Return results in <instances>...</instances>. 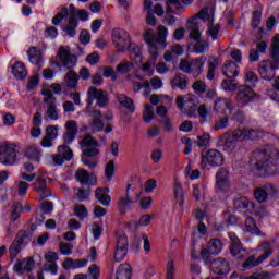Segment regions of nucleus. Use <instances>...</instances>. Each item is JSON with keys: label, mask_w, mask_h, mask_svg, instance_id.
Here are the masks:
<instances>
[{"label": "nucleus", "mask_w": 279, "mask_h": 279, "mask_svg": "<svg viewBox=\"0 0 279 279\" xmlns=\"http://www.w3.org/2000/svg\"><path fill=\"white\" fill-rule=\"evenodd\" d=\"M279 69V34L275 35L270 45V59L263 60L258 64V73L262 80L271 82Z\"/></svg>", "instance_id": "nucleus-1"}, {"label": "nucleus", "mask_w": 279, "mask_h": 279, "mask_svg": "<svg viewBox=\"0 0 279 279\" xmlns=\"http://www.w3.org/2000/svg\"><path fill=\"white\" fill-rule=\"evenodd\" d=\"M58 58L64 69H68L69 72L64 76V84L68 88H77L80 82V76L77 72L73 71V68L77 64V56L71 53L69 47L61 46L58 51Z\"/></svg>", "instance_id": "nucleus-2"}, {"label": "nucleus", "mask_w": 279, "mask_h": 279, "mask_svg": "<svg viewBox=\"0 0 279 279\" xmlns=\"http://www.w3.org/2000/svg\"><path fill=\"white\" fill-rule=\"evenodd\" d=\"M255 167L257 171H265V173H274V167L279 165V150H271V148H259L253 153Z\"/></svg>", "instance_id": "nucleus-3"}, {"label": "nucleus", "mask_w": 279, "mask_h": 279, "mask_svg": "<svg viewBox=\"0 0 279 279\" xmlns=\"http://www.w3.org/2000/svg\"><path fill=\"white\" fill-rule=\"evenodd\" d=\"M143 38L149 47V53L153 56L154 60L158 58V49H165L167 47V27L159 25L157 28V34L154 29H146L143 33Z\"/></svg>", "instance_id": "nucleus-4"}, {"label": "nucleus", "mask_w": 279, "mask_h": 279, "mask_svg": "<svg viewBox=\"0 0 279 279\" xmlns=\"http://www.w3.org/2000/svg\"><path fill=\"white\" fill-rule=\"evenodd\" d=\"M69 10L70 16L68 25L62 26V32H65L70 38H75V31L77 29V25H80L77 19L81 21H88V11H86V9H76L74 4H70Z\"/></svg>", "instance_id": "nucleus-5"}, {"label": "nucleus", "mask_w": 279, "mask_h": 279, "mask_svg": "<svg viewBox=\"0 0 279 279\" xmlns=\"http://www.w3.org/2000/svg\"><path fill=\"white\" fill-rule=\"evenodd\" d=\"M112 41L116 45L118 51H134L135 56H138V47L132 46L130 43V35L128 32L121 31L119 28L112 31Z\"/></svg>", "instance_id": "nucleus-6"}, {"label": "nucleus", "mask_w": 279, "mask_h": 279, "mask_svg": "<svg viewBox=\"0 0 279 279\" xmlns=\"http://www.w3.org/2000/svg\"><path fill=\"white\" fill-rule=\"evenodd\" d=\"M201 161L202 169H206L207 165L209 167H222L226 162V157H223V153L213 148L201 154Z\"/></svg>", "instance_id": "nucleus-7"}, {"label": "nucleus", "mask_w": 279, "mask_h": 279, "mask_svg": "<svg viewBox=\"0 0 279 279\" xmlns=\"http://www.w3.org/2000/svg\"><path fill=\"white\" fill-rule=\"evenodd\" d=\"M26 243H29V233H27V231H19L14 241L9 247L10 258H16V256L21 254V250H23V246Z\"/></svg>", "instance_id": "nucleus-8"}, {"label": "nucleus", "mask_w": 279, "mask_h": 279, "mask_svg": "<svg viewBox=\"0 0 279 279\" xmlns=\"http://www.w3.org/2000/svg\"><path fill=\"white\" fill-rule=\"evenodd\" d=\"M177 107L180 108L181 112L187 114V117H195V112L197 111V105L193 96H178Z\"/></svg>", "instance_id": "nucleus-9"}, {"label": "nucleus", "mask_w": 279, "mask_h": 279, "mask_svg": "<svg viewBox=\"0 0 279 279\" xmlns=\"http://www.w3.org/2000/svg\"><path fill=\"white\" fill-rule=\"evenodd\" d=\"M87 101L89 106H93V101L97 100V106L99 108H104V106L108 105V92H104L101 89H97L95 86H90L87 90Z\"/></svg>", "instance_id": "nucleus-10"}, {"label": "nucleus", "mask_w": 279, "mask_h": 279, "mask_svg": "<svg viewBox=\"0 0 279 279\" xmlns=\"http://www.w3.org/2000/svg\"><path fill=\"white\" fill-rule=\"evenodd\" d=\"M208 248L201 250V256L204 263H210V256H217L221 252L223 244L219 239H211L207 245Z\"/></svg>", "instance_id": "nucleus-11"}, {"label": "nucleus", "mask_w": 279, "mask_h": 279, "mask_svg": "<svg viewBox=\"0 0 279 279\" xmlns=\"http://www.w3.org/2000/svg\"><path fill=\"white\" fill-rule=\"evenodd\" d=\"M0 162L14 165L16 162V146L12 144L0 146Z\"/></svg>", "instance_id": "nucleus-12"}, {"label": "nucleus", "mask_w": 279, "mask_h": 279, "mask_svg": "<svg viewBox=\"0 0 279 279\" xmlns=\"http://www.w3.org/2000/svg\"><path fill=\"white\" fill-rule=\"evenodd\" d=\"M210 271L216 276H227L230 274V263L223 257H217L210 262Z\"/></svg>", "instance_id": "nucleus-13"}, {"label": "nucleus", "mask_w": 279, "mask_h": 279, "mask_svg": "<svg viewBox=\"0 0 279 279\" xmlns=\"http://www.w3.org/2000/svg\"><path fill=\"white\" fill-rule=\"evenodd\" d=\"M216 186L219 191H230V171L220 168L216 173Z\"/></svg>", "instance_id": "nucleus-14"}, {"label": "nucleus", "mask_w": 279, "mask_h": 279, "mask_svg": "<svg viewBox=\"0 0 279 279\" xmlns=\"http://www.w3.org/2000/svg\"><path fill=\"white\" fill-rule=\"evenodd\" d=\"M65 133L63 134V142L68 145H71L73 141H75V137L77 136V122L74 120H70L65 122Z\"/></svg>", "instance_id": "nucleus-15"}, {"label": "nucleus", "mask_w": 279, "mask_h": 279, "mask_svg": "<svg viewBox=\"0 0 279 279\" xmlns=\"http://www.w3.org/2000/svg\"><path fill=\"white\" fill-rule=\"evenodd\" d=\"M34 191L38 193L41 199H47V197H51V191L47 187V179L45 177H39L33 183Z\"/></svg>", "instance_id": "nucleus-16"}, {"label": "nucleus", "mask_w": 279, "mask_h": 279, "mask_svg": "<svg viewBox=\"0 0 279 279\" xmlns=\"http://www.w3.org/2000/svg\"><path fill=\"white\" fill-rule=\"evenodd\" d=\"M254 89L247 85H243L239 89L238 101H240L242 106H246L250 101H254Z\"/></svg>", "instance_id": "nucleus-17"}, {"label": "nucleus", "mask_w": 279, "mask_h": 279, "mask_svg": "<svg viewBox=\"0 0 279 279\" xmlns=\"http://www.w3.org/2000/svg\"><path fill=\"white\" fill-rule=\"evenodd\" d=\"M274 193H276L274 185L267 184L263 187L256 189L254 197L259 204H263V202H267V197H269V195H274Z\"/></svg>", "instance_id": "nucleus-18"}, {"label": "nucleus", "mask_w": 279, "mask_h": 279, "mask_svg": "<svg viewBox=\"0 0 279 279\" xmlns=\"http://www.w3.org/2000/svg\"><path fill=\"white\" fill-rule=\"evenodd\" d=\"M186 27L190 32L189 38L191 40H202V33L199 32V22H197V17H191L187 21Z\"/></svg>", "instance_id": "nucleus-19"}, {"label": "nucleus", "mask_w": 279, "mask_h": 279, "mask_svg": "<svg viewBox=\"0 0 279 279\" xmlns=\"http://www.w3.org/2000/svg\"><path fill=\"white\" fill-rule=\"evenodd\" d=\"M134 201L130 198V184L126 186V196L118 199V210L120 215H125L132 207Z\"/></svg>", "instance_id": "nucleus-20"}, {"label": "nucleus", "mask_w": 279, "mask_h": 279, "mask_svg": "<svg viewBox=\"0 0 279 279\" xmlns=\"http://www.w3.org/2000/svg\"><path fill=\"white\" fill-rule=\"evenodd\" d=\"M76 180L81 184H89L90 186H97V177L90 175L86 170H77Z\"/></svg>", "instance_id": "nucleus-21"}, {"label": "nucleus", "mask_w": 279, "mask_h": 279, "mask_svg": "<svg viewBox=\"0 0 279 279\" xmlns=\"http://www.w3.org/2000/svg\"><path fill=\"white\" fill-rule=\"evenodd\" d=\"M220 145H222L225 151H234L236 148V141L232 133L227 132L220 137Z\"/></svg>", "instance_id": "nucleus-22"}, {"label": "nucleus", "mask_w": 279, "mask_h": 279, "mask_svg": "<svg viewBox=\"0 0 279 279\" xmlns=\"http://www.w3.org/2000/svg\"><path fill=\"white\" fill-rule=\"evenodd\" d=\"M108 193H110V189L108 187L96 189L95 197L99 202V204H101V206H110V202H112V198L110 197V195H108Z\"/></svg>", "instance_id": "nucleus-23"}, {"label": "nucleus", "mask_w": 279, "mask_h": 279, "mask_svg": "<svg viewBox=\"0 0 279 279\" xmlns=\"http://www.w3.org/2000/svg\"><path fill=\"white\" fill-rule=\"evenodd\" d=\"M229 239L231 241L230 252L232 256H240V254H243V252H245V248H243V244H241V240H239V236H236V234L229 233Z\"/></svg>", "instance_id": "nucleus-24"}, {"label": "nucleus", "mask_w": 279, "mask_h": 279, "mask_svg": "<svg viewBox=\"0 0 279 279\" xmlns=\"http://www.w3.org/2000/svg\"><path fill=\"white\" fill-rule=\"evenodd\" d=\"M206 56L191 60L192 73L195 75V77L204 73V65L206 64Z\"/></svg>", "instance_id": "nucleus-25"}, {"label": "nucleus", "mask_w": 279, "mask_h": 279, "mask_svg": "<svg viewBox=\"0 0 279 279\" xmlns=\"http://www.w3.org/2000/svg\"><path fill=\"white\" fill-rule=\"evenodd\" d=\"M222 73L229 80H234L239 75V65L232 61H226L222 68Z\"/></svg>", "instance_id": "nucleus-26"}, {"label": "nucleus", "mask_w": 279, "mask_h": 279, "mask_svg": "<svg viewBox=\"0 0 279 279\" xmlns=\"http://www.w3.org/2000/svg\"><path fill=\"white\" fill-rule=\"evenodd\" d=\"M232 101L229 98H217L214 104V110L218 114H226L230 110Z\"/></svg>", "instance_id": "nucleus-27"}, {"label": "nucleus", "mask_w": 279, "mask_h": 279, "mask_svg": "<svg viewBox=\"0 0 279 279\" xmlns=\"http://www.w3.org/2000/svg\"><path fill=\"white\" fill-rule=\"evenodd\" d=\"M172 88H179L180 90H185L189 86V77L184 76L182 73L175 74L174 78L171 82Z\"/></svg>", "instance_id": "nucleus-28"}, {"label": "nucleus", "mask_w": 279, "mask_h": 279, "mask_svg": "<svg viewBox=\"0 0 279 279\" xmlns=\"http://www.w3.org/2000/svg\"><path fill=\"white\" fill-rule=\"evenodd\" d=\"M116 279H132V266L121 264L117 269Z\"/></svg>", "instance_id": "nucleus-29"}, {"label": "nucleus", "mask_w": 279, "mask_h": 279, "mask_svg": "<svg viewBox=\"0 0 279 279\" xmlns=\"http://www.w3.org/2000/svg\"><path fill=\"white\" fill-rule=\"evenodd\" d=\"M45 119H49L50 121H58L60 119V114L58 113V106H56V101H50L47 104V110L45 112Z\"/></svg>", "instance_id": "nucleus-30"}, {"label": "nucleus", "mask_w": 279, "mask_h": 279, "mask_svg": "<svg viewBox=\"0 0 279 279\" xmlns=\"http://www.w3.org/2000/svg\"><path fill=\"white\" fill-rule=\"evenodd\" d=\"M81 149H87L93 147H99V142L94 138L93 135L87 134L78 142Z\"/></svg>", "instance_id": "nucleus-31"}, {"label": "nucleus", "mask_w": 279, "mask_h": 279, "mask_svg": "<svg viewBox=\"0 0 279 279\" xmlns=\"http://www.w3.org/2000/svg\"><path fill=\"white\" fill-rule=\"evenodd\" d=\"M24 156L28 158V160H33L34 162H40V150L36 146H28L24 151Z\"/></svg>", "instance_id": "nucleus-32"}, {"label": "nucleus", "mask_w": 279, "mask_h": 279, "mask_svg": "<svg viewBox=\"0 0 279 279\" xmlns=\"http://www.w3.org/2000/svg\"><path fill=\"white\" fill-rule=\"evenodd\" d=\"M117 99L120 106H123V108H126L130 112H134V100H132V98L128 97L125 94H118Z\"/></svg>", "instance_id": "nucleus-33"}, {"label": "nucleus", "mask_w": 279, "mask_h": 279, "mask_svg": "<svg viewBox=\"0 0 279 279\" xmlns=\"http://www.w3.org/2000/svg\"><path fill=\"white\" fill-rule=\"evenodd\" d=\"M13 74L17 80H25V77H27V69L25 68V63L16 62L13 65Z\"/></svg>", "instance_id": "nucleus-34"}, {"label": "nucleus", "mask_w": 279, "mask_h": 279, "mask_svg": "<svg viewBox=\"0 0 279 279\" xmlns=\"http://www.w3.org/2000/svg\"><path fill=\"white\" fill-rule=\"evenodd\" d=\"M217 66H219V59L215 57H209L207 80L215 78V71L217 70Z\"/></svg>", "instance_id": "nucleus-35"}, {"label": "nucleus", "mask_w": 279, "mask_h": 279, "mask_svg": "<svg viewBox=\"0 0 279 279\" xmlns=\"http://www.w3.org/2000/svg\"><path fill=\"white\" fill-rule=\"evenodd\" d=\"M245 228L251 234H260V229H258V226H256V220H254L252 217L246 218Z\"/></svg>", "instance_id": "nucleus-36"}, {"label": "nucleus", "mask_w": 279, "mask_h": 279, "mask_svg": "<svg viewBox=\"0 0 279 279\" xmlns=\"http://www.w3.org/2000/svg\"><path fill=\"white\" fill-rule=\"evenodd\" d=\"M27 56L29 57V62L32 64H40V51L36 47H31L27 50Z\"/></svg>", "instance_id": "nucleus-37"}, {"label": "nucleus", "mask_w": 279, "mask_h": 279, "mask_svg": "<svg viewBox=\"0 0 279 279\" xmlns=\"http://www.w3.org/2000/svg\"><path fill=\"white\" fill-rule=\"evenodd\" d=\"M230 134L233 136V138L236 141V143L242 142V141H247V129L242 128V129H236Z\"/></svg>", "instance_id": "nucleus-38"}, {"label": "nucleus", "mask_w": 279, "mask_h": 279, "mask_svg": "<svg viewBox=\"0 0 279 279\" xmlns=\"http://www.w3.org/2000/svg\"><path fill=\"white\" fill-rule=\"evenodd\" d=\"M233 206L238 210H243L250 206V201L247 197L239 196L233 199Z\"/></svg>", "instance_id": "nucleus-39"}, {"label": "nucleus", "mask_w": 279, "mask_h": 279, "mask_svg": "<svg viewBox=\"0 0 279 279\" xmlns=\"http://www.w3.org/2000/svg\"><path fill=\"white\" fill-rule=\"evenodd\" d=\"M75 197L78 202H86L88 197H90V189L84 190L82 187H77L74 190Z\"/></svg>", "instance_id": "nucleus-40"}, {"label": "nucleus", "mask_w": 279, "mask_h": 279, "mask_svg": "<svg viewBox=\"0 0 279 279\" xmlns=\"http://www.w3.org/2000/svg\"><path fill=\"white\" fill-rule=\"evenodd\" d=\"M70 15V10L68 8H63L61 10V12L57 13L53 17H52V25H60L62 23V21H64V16Z\"/></svg>", "instance_id": "nucleus-41"}, {"label": "nucleus", "mask_w": 279, "mask_h": 279, "mask_svg": "<svg viewBox=\"0 0 279 279\" xmlns=\"http://www.w3.org/2000/svg\"><path fill=\"white\" fill-rule=\"evenodd\" d=\"M247 141H258V138H263L265 133L260 130L246 129Z\"/></svg>", "instance_id": "nucleus-42"}, {"label": "nucleus", "mask_w": 279, "mask_h": 279, "mask_svg": "<svg viewBox=\"0 0 279 279\" xmlns=\"http://www.w3.org/2000/svg\"><path fill=\"white\" fill-rule=\"evenodd\" d=\"M58 154H60L64 160H71V158H73V150L66 145L59 146Z\"/></svg>", "instance_id": "nucleus-43"}, {"label": "nucleus", "mask_w": 279, "mask_h": 279, "mask_svg": "<svg viewBox=\"0 0 279 279\" xmlns=\"http://www.w3.org/2000/svg\"><path fill=\"white\" fill-rule=\"evenodd\" d=\"M89 125L92 130H95L96 132H104V128H106V124L104 123V120H101V118L92 119Z\"/></svg>", "instance_id": "nucleus-44"}, {"label": "nucleus", "mask_w": 279, "mask_h": 279, "mask_svg": "<svg viewBox=\"0 0 279 279\" xmlns=\"http://www.w3.org/2000/svg\"><path fill=\"white\" fill-rule=\"evenodd\" d=\"M74 215L78 217V219L84 220L88 217V209H86V206L84 205H75Z\"/></svg>", "instance_id": "nucleus-45"}, {"label": "nucleus", "mask_w": 279, "mask_h": 279, "mask_svg": "<svg viewBox=\"0 0 279 279\" xmlns=\"http://www.w3.org/2000/svg\"><path fill=\"white\" fill-rule=\"evenodd\" d=\"M220 29H221V26H219V24L214 25L211 21L207 29V36H210L213 40H217V38H219Z\"/></svg>", "instance_id": "nucleus-46"}, {"label": "nucleus", "mask_w": 279, "mask_h": 279, "mask_svg": "<svg viewBox=\"0 0 279 279\" xmlns=\"http://www.w3.org/2000/svg\"><path fill=\"white\" fill-rule=\"evenodd\" d=\"M272 276H274L272 272L262 271V272H254L251 276L241 277L240 279H271Z\"/></svg>", "instance_id": "nucleus-47"}, {"label": "nucleus", "mask_w": 279, "mask_h": 279, "mask_svg": "<svg viewBox=\"0 0 279 279\" xmlns=\"http://www.w3.org/2000/svg\"><path fill=\"white\" fill-rule=\"evenodd\" d=\"M99 156V149L97 147L82 148L81 158H97Z\"/></svg>", "instance_id": "nucleus-48"}, {"label": "nucleus", "mask_w": 279, "mask_h": 279, "mask_svg": "<svg viewBox=\"0 0 279 279\" xmlns=\"http://www.w3.org/2000/svg\"><path fill=\"white\" fill-rule=\"evenodd\" d=\"M154 107L151 105H146L143 112V119L145 123H150V121L154 120Z\"/></svg>", "instance_id": "nucleus-49"}, {"label": "nucleus", "mask_w": 279, "mask_h": 279, "mask_svg": "<svg viewBox=\"0 0 279 279\" xmlns=\"http://www.w3.org/2000/svg\"><path fill=\"white\" fill-rule=\"evenodd\" d=\"M263 247L265 252L259 257H257L259 259V263H265V260H267V258H269V256L274 254V250L271 248V246H269V242H265L263 244Z\"/></svg>", "instance_id": "nucleus-50"}, {"label": "nucleus", "mask_w": 279, "mask_h": 279, "mask_svg": "<svg viewBox=\"0 0 279 279\" xmlns=\"http://www.w3.org/2000/svg\"><path fill=\"white\" fill-rule=\"evenodd\" d=\"M257 265H260V259H258V257L256 258L254 255H251L244 262L243 267L245 269H252V267H257Z\"/></svg>", "instance_id": "nucleus-51"}, {"label": "nucleus", "mask_w": 279, "mask_h": 279, "mask_svg": "<svg viewBox=\"0 0 279 279\" xmlns=\"http://www.w3.org/2000/svg\"><path fill=\"white\" fill-rule=\"evenodd\" d=\"M209 45L207 41L198 39L196 40L195 45H194V51L195 53H204V51H206V49H208Z\"/></svg>", "instance_id": "nucleus-52"}, {"label": "nucleus", "mask_w": 279, "mask_h": 279, "mask_svg": "<svg viewBox=\"0 0 279 279\" xmlns=\"http://www.w3.org/2000/svg\"><path fill=\"white\" fill-rule=\"evenodd\" d=\"M21 210H23V206L21 203H14L12 205V213H11V219L12 221H16L19 217L21 216Z\"/></svg>", "instance_id": "nucleus-53"}, {"label": "nucleus", "mask_w": 279, "mask_h": 279, "mask_svg": "<svg viewBox=\"0 0 279 279\" xmlns=\"http://www.w3.org/2000/svg\"><path fill=\"white\" fill-rule=\"evenodd\" d=\"M81 160L83 165H85L89 169H95L97 165H99V161L95 159V157H81Z\"/></svg>", "instance_id": "nucleus-54"}, {"label": "nucleus", "mask_w": 279, "mask_h": 279, "mask_svg": "<svg viewBox=\"0 0 279 279\" xmlns=\"http://www.w3.org/2000/svg\"><path fill=\"white\" fill-rule=\"evenodd\" d=\"M230 125V121L228 117L220 118L219 120L216 121L214 125V130H226Z\"/></svg>", "instance_id": "nucleus-55"}, {"label": "nucleus", "mask_w": 279, "mask_h": 279, "mask_svg": "<svg viewBox=\"0 0 279 279\" xmlns=\"http://www.w3.org/2000/svg\"><path fill=\"white\" fill-rule=\"evenodd\" d=\"M105 175L107 180H112V177L114 175V161L110 160L106 167H105Z\"/></svg>", "instance_id": "nucleus-56"}, {"label": "nucleus", "mask_w": 279, "mask_h": 279, "mask_svg": "<svg viewBox=\"0 0 279 279\" xmlns=\"http://www.w3.org/2000/svg\"><path fill=\"white\" fill-rule=\"evenodd\" d=\"M128 235H119L116 244V248L128 250L129 247Z\"/></svg>", "instance_id": "nucleus-57"}, {"label": "nucleus", "mask_w": 279, "mask_h": 279, "mask_svg": "<svg viewBox=\"0 0 279 279\" xmlns=\"http://www.w3.org/2000/svg\"><path fill=\"white\" fill-rule=\"evenodd\" d=\"M179 71H182L183 73H192L191 61L182 59L179 63Z\"/></svg>", "instance_id": "nucleus-58"}, {"label": "nucleus", "mask_w": 279, "mask_h": 279, "mask_svg": "<svg viewBox=\"0 0 279 279\" xmlns=\"http://www.w3.org/2000/svg\"><path fill=\"white\" fill-rule=\"evenodd\" d=\"M125 256H128V248H116L113 258L117 263H121Z\"/></svg>", "instance_id": "nucleus-59"}, {"label": "nucleus", "mask_w": 279, "mask_h": 279, "mask_svg": "<svg viewBox=\"0 0 279 279\" xmlns=\"http://www.w3.org/2000/svg\"><path fill=\"white\" fill-rule=\"evenodd\" d=\"M175 278V264L173 259H170L167 264V279H174Z\"/></svg>", "instance_id": "nucleus-60"}, {"label": "nucleus", "mask_w": 279, "mask_h": 279, "mask_svg": "<svg viewBox=\"0 0 279 279\" xmlns=\"http://www.w3.org/2000/svg\"><path fill=\"white\" fill-rule=\"evenodd\" d=\"M221 86L225 90H236V84H234V80L233 78H229V80H223L221 83Z\"/></svg>", "instance_id": "nucleus-61"}, {"label": "nucleus", "mask_w": 279, "mask_h": 279, "mask_svg": "<svg viewBox=\"0 0 279 279\" xmlns=\"http://www.w3.org/2000/svg\"><path fill=\"white\" fill-rule=\"evenodd\" d=\"M46 136H48L52 141H56V138H58V126H56V125L47 126L46 128Z\"/></svg>", "instance_id": "nucleus-62"}, {"label": "nucleus", "mask_w": 279, "mask_h": 279, "mask_svg": "<svg viewBox=\"0 0 279 279\" xmlns=\"http://www.w3.org/2000/svg\"><path fill=\"white\" fill-rule=\"evenodd\" d=\"M255 46H256V50L259 52V53H267V47H269V43L268 41H265V40H256L255 41Z\"/></svg>", "instance_id": "nucleus-63"}, {"label": "nucleus", "mask_w": 279, "mask_h": 279, "mask_svg": "<svg viewBox=\"0 0 279 279\" xmlns=\"http://www.w3.org/2000/svg\"><path fill=\"white\" fill-rule=\"evenodd\" d=\"M88 274L89 276H92L93 279H99L101 271L99 270V267L96 264H93L88 268Z\"/></svg>", "instance_id": "nucleus-64"}]
</instances>
